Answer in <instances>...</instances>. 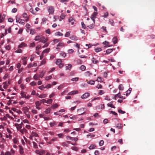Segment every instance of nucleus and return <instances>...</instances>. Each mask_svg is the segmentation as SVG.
<instances>
[{
	"mask_svg": "<svg viewBox=\"0 0 155 155\" xmlns=\"http://www.w3.org/2000/svg\"><path fill=\"white\" fill-rule=\"evenodd\" d=\"M62 61L61 59H58L56 61V64L59 66V68H61L64 65V64L62 63Z\"/></svg>",
	"mask_w": 155,
	"mask_h": 155,
	"instance_id": "1",
	"label": "nucleus"
},
{
	"mask_svg": "<svg viewBox=\"0 0 155 155\" xmlns=\"http://www.w3.org/2000/svg\"><path fill=\"white\" fill-rule=\"evenodd\" d=\"M48 10L50 14H52L54 11V8L53 6H51L48 7Z\"/></svg>",
	"mask_w": 155,
	"mask_h": 155,
	"instance_id": "2",
	"label": "nucleus"
},
{
	"mask_svg": "<svg viewBox=\"0 0 155 155\" xmlns=\"http://www.w3.org/2000/svg\"><path fill=\"white\" fill-rule=\"evenodd\" d=\"M90 95V93L88 92H87L82 95L81 97V98L83 99H85L89 97Z\"/></svg>",
	"mask_w": 155,
	"mask_h": 155,
	"instance_id": "3",
	"label": "nucleus"
},
{
	"mask_svg": "<svg viewBox=\"0 0 155 155\" xmlns=\"http://www.w3.org/2000/svg\"><path fill=\"white\" fill-rule=\"evenodd\" d=\"M47 39L45 38L44 37H42L41 38L39 42L45 43L47 41Z\"/></svg>",
	"mask_w": 155,
	"mask_h": 155,
	"instance_id": "4",
	"label": "nucleus"
},
{
	"mask_svg": "<svg viewBox=\"0 0 155 155\" xmlns=\"http://www.w3.org/2000/svg\"><path fill=\"white\" fill-rule=\"evenodd\" d=\"M92 21L93 23L87 26V27L90 29H92L94 27L95 25L94 24V19H92Z\"/></svg>",
	"mask_w": 155,
	"mask_h": 155,
	"instance_id": "5",
	"label": "nucleus"
},
{
	"mask_svg": "<svg viewBox=\"0 0 155 155\" xmlns=\"http://www.w3.org/2000/svg\"><path fill=\"white\" fill-rule=\"evenodd\" d=\"M70 38L74 41H77L78 39V38L75 35H72L70 37Z\"/></svg>",
	"mask_w": 155,
	"mask_h": 155,
	"instance_id": "6",
	"label": "nucleus"
},
{
	"mask_svg": "<svg viewBox=\"0 0 155 155\" xmlns=\"http://www.w3.org/2000/svg\"><path fill=\"white\" fill-rule=\"evenodd\" d=\"M91 61L92 62L94 63L95 64H97L99 62L97 60L96 58L93 57Z\"/></svg>",
	"mask_w": 155,
	"mask_h": 155,
	"instance_id": "7",
	"label": "nucleus"
},
{
	"mask_svg": "<svg viewBox=\"0 0 155 155\" xmlns=\"http://www.w3.org/2000/svg\"><path fill=\"white\" fill-rule=\"evenodd\" d=\"M86 81L87 82L88 84L91 85H93L94 84L95 81L94 80H91L88 81V80H86Z\"/></svg>",
	"mask_w": 155,
	"mask_h": 155,
	"instance_id": "8",
	"label": "nucleus"
},
{
	"mask_svg": "<svg viewBox=\"0 0 155 155\" xmlns=\"http://www.w3.org/2000/svg\"><path fill=\"white\" fill-rule=\"evenodd\" d=\"M39 75H38V74H35L34 76V79L35 80H38L40 79Z\"/></svg>",
	"mask_w": 155,
	"mask_h": 155,
	"instance_id": "9",
	"label": "nucleus"
},
{
	"mask_svg": "<svg viewBox=\"0 0 155 155\" xmlns=\"http://www.w3.org/2000/svg\"><path fill=\"white\" fill-rule=\"evenodd\" d=\"M69 22L71 23V25H73L74 24V20L72 18H70L69 19Z\"/></svg>",
	"mask_w": 155,
	"mask_h": 155,
	"instance_id": "10",
	"label": "nucleus"
},
{
	"mask_svg": "<svg viewBox=\"0 0 155 155\" xmlns=\"http://www.w3.org/2000/svg\"><path fill=\"white\" fill-rule=\"evenodd\" d=\"M78 91H71V92L69 93L68 94V95H73V94H77L78 93Z\"/></svg>",
	"mask_w": 155,
	"mask_h": 155,
	"instance_id": "11",
	"label": "nucleus"
},
{
	"mask_svg": "<svg viewBox=\"0 0 155 155\" xmlns=\"http://www.w3.org/2000/svg\"><path fill=\"white\" fill-rule=\"evenodd\" d=\"M113 49H109L107 50L106 51V53L105 54H109L110 53H111L113 51Z\"/></svg>",
	"mask_w": 155,
	"mask_h": 155,
	"instance_id": "12",
	"label": "nucleus"
},
{
	"mask_svg": "<svg viewBox=\"0 0 155 155\" xmlns=\"http://www.w3.org/2000/svg\"><path fill=\"white\" fill-rule=\"evenodd\" d=\"M123 126L122 124L120 123H118L116 126V127L118 129H121L122 127Z\"/></svg>",
	"mask_w": 155,
	"mask_h": 155,
	"instance_id": "13",
	"label": "nucleus"
},
{
	"mask_svg": "<svg viewBox=\"0 0 155 155\" xmlns=\"http://www.w3.org/2000/svg\"><path fill=\"white\" fill-rule=\"evenodd\" d=\"M26 46V45L23 42L21 44L19 45L18 46V48H22L23 47H25Z\"/></svg>",
	"mask_w": 155,
	"mask_h": 155,
	"instance_id": "14",
	"label": "nucleus"
},
{
	"mask_svg": "<svg viewBox=\"0 0 155 155\" xmlns=\"http://www.w3.org/2000/svg\"><path fill=\"white\" fill-rule=\"evenodd\" d=\"M96 147V146L94 144H92L88 148L90 150L93 149H94Z\"/></svg>",
	"mask_w": 155,
	"mask_h": 155,
	"instance_id": "15",
	"label": "nucleus"
},
{
	"mask_svg": "<svg viewBox=\"0 0 155 155\" xmlns=\"http://www.w3.org/2000/svg\"><path fill=\"white\" fill-rule=\"evenodd\" d=\"M113 43L114 44H115L117 43V38L116 37H114V38H113Z\"/></svg>",
	"mask_w": 155,
	"mask_h": 155,
	"instance_id": "16",
	"label": "nucleus"
},
{
	"mask_svg": "<svg viewBox=\"0 0 155 155\" xmlns=\"http://www.w3.org/2000/svg\"><path fill=\"white\" fill-rule=\"evenodd\" d=\"M108 106L112 108H115V107L113 105L112 102H110L107 104Z\"/></svg>",
	"mask_w": 155,
	"mask_h": 155,
	"instance_id": "17",
	"label": "nucleus"
},
{
	"mask_svg": "<svg viewBox=\"0 0 155 155\" xmlns=\"http://www.w3.org/2000/svg\"><path fill=\"white\" fill-rule=\"evenodd\" d=\"M120 93L119 92L118 94H116L115 95L114 97V99L115 100H116L117 97H119V98L120 96Z\"/></svg>",
	"mask_w": 155,
	"mask_h": 155,
	"instance_id": "18",
	"label": "nucleus"
},
{
	"mask_svg": "<svg viewBox=\"0 0 155 155\" xmlns=\"http://www.w3.org/2000/svg\"><path fill=\"white\" fill-rule=\"evenodd\" d=\"M118 88L120 90L123 91L124 89V87L122 84H120L119 85Z\"/></svg>",
	"mask_w": 155,
	"mask_h": 155,
	"instance_id": "19",
	"label": "nucleus"
},
{
	"mask_svg": "<svg viewBox=\"0 0 155 155\" xmlns=\"http://www.w3.org/2000/svg\"><path fill=\"white\" fill-rule=\"evenodd\" d=\"M58 106V104H53V105H52L51 106V108L55 109V108L57 107Z\"/></svg>",
	"mask_w": 155,
	"mask_h": 155,
	"instance_id": "20",
	"label": "nucleus"
},
{
	"mask_svg": "<svg viewBox=\"0 0 155 155\" xmlns=\"http://www.w3.org/2000/svg\"><path fill=\"white\" fill-rule=\"evenodd\" d=\"M80 70L82 71H84L86 69V67L84 65H82L80 68Z\"/></svg>",
	"mask_w": 155,
	"mask_h": 155,
	"instance_id": "21",
	"label": "nucleus"
},
{
	"mask_svg": "<svg viewBox=\"0 0 155 155\" xmlns=\"http://www.w3.org/2000/svg\"><path fill=\"white\" fill-rule=\"evenodd\" d=\"M97 14V13L96 12H94L92 15V17H91V18L93 19V18H95L96 17V16Z\"/></svg>",
	"mask_w": 155,
	"mask_h": 155,
	"instance_id": "22",
	"label": "nucleus"
},
{
	"mask_svg": "<svg viewBox=\"0 0 155 155\" xmlns=\"http://www.w3.org/2000/svg\"><path fill=\"white\" fill-rule=\"evenodd\" d=\"M72 67V65L71 64H68V66H66V70H70Z\"/></svg>",
	"mask_w": 155,
	"mask_h": 155,
	"instance_id": "23",
	"label": "nucleus"
},
{
	"mask_svg": "<svg viewBox=\"0 0 155 155\" xmlns=\"http://www.w3.org/2000/svg\"><path fill=\"white\" fill-rule=\"evenodd\" d=\"M131 90H132L131 88H129L128 90L127 91V93H126V95L127 96L131 92Z\"/></svg>",
	"mask_w": 155,
	"mask_h": 155,
	"instance_id": "24",
	"label": "nucleus"
},
{
	"mask_svg": "<svg viewBox=\"0 0 155 155\" xmlns=\"http://www.w3.org/2000/svg\"><path fill=\"white\" fill-rule=\"evenodd\" d=\"M51 110V109L49 108H48V109L46 110L45 111V112L46 114H49Z\"/></svg>",
	"mask_w": 155,
	"mask_h": 155,
	"instance_id": "25",
	"label": "nucleus"
},
{
	"mask_svg": "<svg viewBox=\"0 0 155 155\" xmlns=\"http://www.w3.org/2000/svg\"><path fill=\"white\" fill-rule=\"evenodd\" d=\"M49 124L51 127H52L55 125L56 124L55 122L53 121L52 122L50 123Z\"/></svg>",
	"mask_w": 155,
	"mask_h": 155,
	"instance_id": "26",
	"label": "nucleus"
},
{
	"mask_svg": "<svg viewBox=\"0 0 155 155\" xmlns=\"http://www.w3.org/2000/svg\"><path fill=\"white\" fill-rule=\"evenodd\" d=\"M41 38V36H37L35 39V41H38L39 40H40V38Z\"/></svg>",
	"mask_w": 155,
	"mask_h": 155,
	"instance_id": "27",
	"label": "nucleus"
},
{
	"mask_svg": "<svg viewBox=\"0 0 155 155\" xmlns=\"http://www.w3.org/2000/svg\"><path fill=\"white\" fill-rule=\"evenodd\" d=\"M46 95L44 94H40L39 96L38 97L40 98H45L46 97Z\"/></svg>",
	"mask_w": 155,
	"mask_h": 155,
	"instance_id": "28",
	"label": "nucleus"
},
{
	"mask_svg": "<svg viewBox=\"0 0 155 155\" xmlns=\"http://www.w3.org/2000/svg\"><path fill=\"white\" fill-rule=\"evenodd\" d=\"M20 132L22 134H23L24 132H27V130L25 128H23L20 130Z\"/></svg>",
	"mask_w": 155,
	"mask_h": 155,
	"instance_id": "29",
	"label": "nucleus"
},
{
	"mask_svg": "<svg viewBox=\"0 0 155 155\" xmlns=\"http://www.w3.org/2000/svg\"><path fill=\"white\" fill-rule=\"evenodd\" d=\"M85 76L88 77L92 74L89 71H87L85 73Z\"/></svg>",
	"mask_w": 155,
	"mask_h": 155,
	"instance_id": "30",
	"label": "nucleus"
},
{
	"mask_svg": "<svg viewBox=\"0 0 155 155\" xmlns=\"http://www.w3.org/2000/svg\"><path fill=\"white\" fill-rule=\"evenodd\" d=\"M46 62V60L45 59H44L41 62L40 65L41 66V65L45 64Z\"/></svg>",
	"mask_w": 155,
	"mask_h": 155,
	"instance_id": "31",
	"label": "nucleus"
},
{
	"mask_svg": "<svg viewBox=\"0 0 155 155\" xmlns=\"http://www.w3.org/2000/svg\"><path fill=\"white\" fill-rule=\"evenodd\" d=\"M81 25H82V28L84 29H85L86 28V25L84 24V23L82 21V22H81Z\"/></svg>",
	"mask_w": 155,
	"mask_h": 155,
	"instance_id": "32",
	"label": "nucleus"
},
{
	"mask_svg": "<svg viewBox=\"0 0 155 155\" xmlns=\"http://www.w3.org/2000/svg\"><path fill=\"white\" fill-rule=\"evenodd\" d=\"M95 51L96 52H100L101 51V49L100 48H97L96 49H95Z\"/></svg>",
	"mask_w": 155,
	"mask_h": 155,
	"instance_id": "33",
	"label": "nucleus"
},
{
	"mask_svg": "<svg viewBox=\"0 0 155 155\" xmlns=\"http://www.w3.org/2000/svg\"><path fill=\"white\" fill-rule=\"evenodd\" d=\"M108 15V13L107 12H105L104 13V15L102 16V17L104 18H107Z\"/></svg>",
	"mask_w": 155,
	"mask_h": 155,
	"instance_id": "34",
	"label": "nucleus"
},
{
	"mask_svg": "<svg viewBox=\"0 0 155 155\" xmlns=\"http://www.w3.org/2000/svg\"><path fill=\"white\" fill-rule=\"evenodd\" d=\"M78 79H79L78 78L76 77V78H73L72 79H71V81H77L78 80Z\"/></svg>",
	"mask_w": 155,
	"mask_h": 155,
	"instance_id": "35",
	"label": "nucleus"
},
{
	"mask_svg": "<svg viewBox=\"0 0 155 155\" xmlns=\"http://www.w3.org/2000/svg\"><path fill=\"white\" fill-rule=\"evenodd\" d=\"M20 154H22L24 153V152L23 151V148H22V147H20Z\"/></svg>",
	"mask_w": 155,
	"mask_h": 155,
	"instance_id": "36",
	"label": "nucleus"
},
{
	"mask_svg": "<svg viewBox=\"0 0 155 155\" xmlns=\"http://www.w3.org/2000/svg\"><path fill=\"white\" fill-rule=\"evenodd\" d=\"M71 148L73 150H74L76 151H78V148L76 147H71Z\"/></svg>",
	"mask_w": 155,
	"mask_h": 155,
	"instance_id": "37",
	"label": "nucleus"
},
{
	"mask_svg": "<svg viewBox=\"0 0 155 155\" xmlns=\"http://www.w3.org/2000/svg\"><path fill=\"white\" fill-rule=\"evenodd\" d=\"M118 111L121 114H124L125 113V111H123L120 109H118Z\"/></svg>",
	"mask_w": 155,
	"mask_h": 155,
	"instance_id": "38",
	"label": "nucleus"
},
{
	"mask_svg": "<svg viewBox=\"0 0 155 155\" xmlns=\"http://www.w3.org/2000/svg\"><path fill=\"white\" fill-rule=\"evenodd\" d=\"M97 81L100 82H102L103 81L101 78L99 77L97 78Z\"/></svg>",
	"mask_w": 155,
	"mask_h": 155,
	"instance_id": "39",
	"label": "nucleus"
},
{
	"mask_svg": "<svg viewBox=\"0 0 155 155\" xmlns=\"http://www.w3.org/2000/svg\"><path fill=\"white\" fill-rule=\"evenodd\" d=\"M70 31H68L67 32L65 35V36L66 37H68L70 35Z\"/></svg>",
	"mask_w": 155,
	"mask_h": 155,
	"instance_id": "40",
	"label": "nucleus"
},
{
	"mask_svg": "<svg viewBox=\"0 0 155 155\" xmlns=\"http://www.w3.org/2000/svg\"><path fill=\"white\" fill-rule=\"evenodd\" d=\"M35 104L36 105V106H40L41 105V103L40 102H39V101H37L35 102Z\"/></svg>",
	"mask_w": 155,
	"mask_h": 155,
	"instance_id": "41",
	"label": "nucleus"
},
{
	"mask_svg": "<svg viewBox=\"0 0 155 155\" xmlns=\"http://www.w3.org/2000/svg\"><path fill=\"white\" fill-rule=\"evenodd\" d=\"M25 21L24 20L21 19H20L19 21V23L21 24H23L24 23Z\"/></svg>",
	"mask_w": 155,
	"mask_h": 155,
	"instance_id": "42",
	"label": "nucleus"
},
{
	"mask_svg": "<svg viewBox=\"0 0 155 155\" xmlns=\"http://www.w3.org/2000/svg\"><path fill=\"white\" fill-rule=\"evenodd\" d=\"M104 143V141L103 140H101L99 143V145L100 146H102L103 145Z\"/></svg>",
	"mask_w": 155,
	"mask_h": 155,
	"instance_id": "43",
	"label": "nucleus"
},
{
	"mask_svg": "<svg viewBox=\"0 0 155 155\" xmlns=\"http://www.w3.org/2000/svg\"><path fill=\"white\" fill-rule=\"evenodd\" d=\"M52 102V100L51 99H48L47 101H46V103L48 104H51Z\"/></svg>",
	"mask_w": 155,
	"mask_h": 155,
	"instance_id": "44",
	"label": "nucleus"
},
{
	"mask_svg": "<svg viewBox=\"0 0 155 155\" xmlns=\"http://www.w3.org/2000/svg\"><path fill=\"white\" fill-rule=\"evenodd\" d=\"M21 97H25V98L26 97V95L24 93V92H22L21 93Z\"/></svg>",
	"mask_w": 155,
	"mask_h": 155,
	"instance_id": "45",
	"label": "nucleus"
},
{
	"mask_svg": "<svg viewBox=\"0 0 155 155\" xmlns=\"http://www.w3.org/2000/svg\"><path fill=\"white\" fill-rule=\"evenodd\" d=\"M52 78V76L51 75H50L49 76L46 77L45 78V80L47 81H48L50 79Z\"/></svg>",
	"mask_w": 155,
	"mask_h": 155,
	"instance_id": "46",
	"label": "nucleus"
},
{
	"mask_svg": "<svg viewBox=\"0 0 155 155\" xmlns=\"http://www.w3.org/2000/svg\"><path fill=\"white\" fill-rule=\"evenodd\" d=\"M49 51V49L48 48H47L45 50H44L42 53H48Z\"/></svg>",
	"mask_w": 155,
	"mask_h": 155,
	"instance_id": "47",
	"label": "nucleus"
},
{
	"mask_svg": "<svg viewBox=\"0 0 155 155\" xmlns=\"http://www.w3.org/2000/svg\"><path fill=\"white\" fill-rule=\"evenodd\" d=\"M36 56V55H31V58H30V60L31 61H32L35 57V56Z\"/></svg>",
	"mask_w": 155,
	"mask_h": 155,
	"instance_id": "48",
	"label": "nucleus"
},
{
	"mask_svg": "<svg viewBox=\"0 0 155 155\" xmlns=\"http://www.w3.org/2000/svg\"><path fill=\"white\" fill-rule=\"evenodd\" d=\"M17 8H14L12 10V13H15L17 12Z\"/></svg>",
	"mask_w": 155,
	"mask_h": 155,
	"instance_id": "49",
	"label": "nucleus"
},
{
	"mask_svg": "<svg viewBox=\"0 0 155 155\" xmlns=\"http://www.w3.org/2000/svg\"><path fill=\"white\" fill-rule=\"evenodd\" d=\"M61 55L63 57H65L66 56V54L64 52H62L61 53Z\"/></svg>",
	"mask_w": 155,
	"mask_h": 155,
	"instance_id": "50",
	"label": "nucleus"
},
{
	"mask_svg": "<svg viewBox=\"0 0 155 155\" xmlns=\"http://www.w3.org/2000/svg\"><path fill=\"white\" fill-rule=\"evenodd\" d=\"M38 88L39 89H40L42 90L44 88H45V87L43 85H42L41 86L38 87Z\"/></svg>",
	"mask_w": 155,
	"mask_h": 155,
	"instance_id": "51",
	"label": "nucleus"
},
{
	"mask_svg": "<svg viewBox=\"0 0 155 155\" xmlns=\"http://www.w3.org/2000/svg\"><path fill=\"white\" fill-rule=\"evenodd\" d=\"M51 84H49L47 85H46V87H45V88H47V89L49 88H50L51 87Z\"/></svg>",
	"mask_w": 155,
	"mask_h": 155,
	"instance_id": "52",
	"label": "nucleus"
},
{
	"mask_svg": "<svg viewBox=\"0 0 155 155\" xmlns=\"http://www.w3.org/2000/svg\"><path fill=\"white\" fill-rule=\"evenodd\" d=\"M40 102L41 103H41H44L46 102V100H45V99H43L41 100L40 101Z\"/></svg>",
	"mask_w": 155,
	"mask_h": 155,
	"instance_id": "53",
	"label": "nucleus"
},
{
	"mask_svg": "<svg viewBox=\"0 0 155 155\" xmlns=\"http://www.w3.org/2000/svg\"><path fill=\"white\" fill-rule=\"evenodd\" d=\"M102 86L101 84H98L96 86V87L98 89L101 88Z\"/></svg>",
	"mask_w": 155,
	"mask_h": 155,
	"instance_id": "54",
	"label": "nucleus"
},
{
	"mask_svg": "<svg viewBox=\"0 0 155 155\" xmlns=\"http://www.w3.org/2000/svg\"><path fill=\"white\" fill-rule=\"evenodd\" d=\"M109 22H110V24L112 26H114V21L112 20H110L109 21Z\"/></svg>",
	"mask_w": 155,
	"mask_h": 155,
	"instance_id": "55",
	"label": "nucleus"
},
{
	"mask_svg": "<svg viewBox=\"0 0 155 155\" xmlns=\"http://www.w3.org/2000/svg\"><path fill=\"white\" fill-rule=\"evenodd\" d=\"M15 52H16V53H20L22 52V50L21 49H18L17 50H16L15 51Z\"/></svg>",
	"mask_w": 155,
	"mask_h": 155,
	"instance_id": "56",
	"label": "nucleus"
},
{
	"mask_svg": "<svg viewBox=\"0 0 155 155\" xmlns=\"http://www.w3.org/2000/svg\"><path fill=\"white\" fill-rule=\"evenodd\" d=\"M64 45V44L62 43H59L58 45H57V46H63Z\"/></svg>",
	"mask_w": 155,
	"mask_h": 155,
	"instance_id": "57",
	"label": "nucleus"
},
{
	"mask_svg": "<svg viewBox=\"0 0 155 155\" xmlns=\"http://www.w3.org/2000/svg\"><path fill=\"white\" fill-rule=\"evenodd\" d=\"M35 43L34 42H33L30 44V47H34L35 46Z\"/></svg>",
	"mask_w": 155,
	"mask_h": 155,
	"instance_id": "58",
	"label": "nucleus"
},
{
	"mask_svg": "<svg viewBox=\"0 0 155 155\" xmlns=\"http://www.w3.org/2000/svg\"><path fill=\"white\" fill-rule=\"evenodd\" d=\"M30 84L31 86H35L36 84V83L35 82L33 81L30 83Z\"/></svg>",
	"mask_w": 155,
	"mask_h": 155,
	"instance_id": "59",
	"label": "nucleus"
},
{
	"mask_svg": "<svg viewBox=\"0 0 155 155\" xmlns=\"http://www.w3.org/2000/svg\"><path fill=\"white\" fill-rule=\"evenodd\" d=\"M57 35L60 36H62L63 35V34L62 33H61L60 32H56Z\"/></svg>",
	"mask_w": 155,
	"mask_h": 155,
	"instance_id": "60",
	"label": "nucleus"
},
{
	"mask_svg": "<svg viewBox=\"0 0 155 155\" xmlns=\"http://www.w3.org/2000/svg\"><path fill=\"white\" fill-rule=\"evenodd\" d=\"M62 146H66L67 147L68 146V144L65 142L62 143Z\"/></svg>",
	"mask_w": 155,
	"mask_h": 155,
	"instance_id": "61",
	"label": "nucleus"
},
{
	"mask_svg": "<svg viewBox=\"0 0 155 155\" xmlns=\"http://www.w3.org/2000/svg\"><path fill=\"white\" fill-rule=\"evenodd\" d=\"M74 52L73 50L72 49H70L68 50V52L70 54H71L73 53Z\"/></svg>",
	"mask_w": 155,
	"mask_h": 155,
	"instance_id": "62",
	"label": "nucleus"
},
{
	"mask_svg": "<svg viewBox=\"0 0 155 155\" xmlns=\"http://www.w3.org/2000/svg\"><path fill=\"white\" fill-rule=\"evenodd\" d=\"M67 139L68 140H73V137H71L69 136H67Z\"/></svg>",
	"mask_w": 155,
	"mask_h": 155,
	"instance_id": "63",
	"label": "nucleus"
},
{
	"mask_svg": "<svg viewBox=\"0 0 155 155\" xmlns=\"http://www.w3.org/2000/svg\"><path fill=\"white\" fill-rule=\"evenodd\" d=\"M108 120L107 119H104L103 120V122L104 124H107L108 123Z\"/></svg>",
	"mask_w": 155,
	"mask_h": 155,
	"instance_id": "64",
	"label": "nucleus"
}]
</instances>
